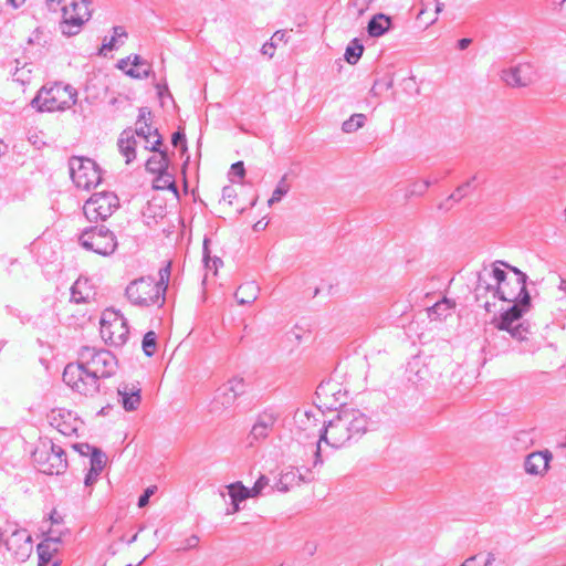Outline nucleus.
Wrapping results in <instances>:
<instances>
[{
    "mask_svg": "<svg viewBox=\"0 0 566 566\" xmlns=\"http://www.w3.org/2000/svg\"><path fill=\"white\" fill-rule=\"evenodd\" d=\"M125 296L133 305L138 307H149L151 305L161 307L166 301L163 294H157L156 280L150 275L132 281L125 289Z\"/></svg>",
    "mask_w": 566,
    "mask_h": 566,
    "instance_id": "423d86ee",
    "label": "nucleus"
},
{
    "mask_svg": "<svg viewBox=\"0 0 566 566\" xmlns=\"http://www.w3.org/2000/svg\"><path fill=\"white\" fill-rule=\"evenodd\" d=\"M49 518L53 525H59L63 523V517L57 513L55 509L52 510Z\"/></svg>",
    "mask_w": 566,
    "mask_h": 566,
    "instance_id": "774afa93",
    "label": "nucleus"
},
{
    "mask_svg": "<svg viewBox=\"0 0 566 566\" xmlns=\"http://www.w3.org/2000/svg\"><path fill=\"white\" fill-rule=\"evenodd\" d=\"M163 143H164L163 136L158 135V138H156L150 145H148L146 143L145 149L153 151V153H158V154H160V151H168L167 148H161Z\"/></svg>",
    "mask_w": 566,
    "mask_h": 566,
    "instance_id": "6e6d98bb",
    "label": "nucleus"
},
{
    "mask_svg": "<svg viewBox=\"0 0 566 566\" xmlns=\"http://www.w3.org/2000/svg\"><path fill=\"white\" fill-rule=\"evenodd\" d=\"M495 284H491L488 279L483 275L482 272L476 273V284L474 287V300L476 303H480L483 297L488 295V293H492L494 295Z\"/></svg>",
    "mask_w": 566,
    "mask_h": 566,
    "instance_id": "a878e982",
    "label": "nucleus"
},
{
    "mask_svg": "<svg viewBox=\"0 0 566 566\" xmlns=\"http://www.w3.org/2000/svg\"><path fill=\"white\" fill-rule=\"evenodd\" d=\"M454 302L443 297L441 301L434 303L428 311L429 317L439 318L447 317L449 311L454 306Z\"/></svg>",
    "mask_w": 566,
    "mask_h": 566,
    "instance_id": "c756f323",
    "label": "nucleus"
},
{
    "mask_svg": "<svg viewBox=\"0 0 566 566\" xmlns=\"http://www.w3.org/2000/svg\"><path fill=\"white\" fill-rule=\"evenodd\" d=\"M216 400L219 401L224 408L231 406L238 397H235L231 391L226 389V385L220 387L217 391Z\"/></svg>",
    "mask_w": 566,
    "mask_h": 566,
    "instance_id": "37998d69",
    "label": "nucleus"
},
{
    "mask_svg": "<svg viewBox=\"0 0 566 566\" xmlns=\"http://www.w3.org/2000/svg\"><path fill=\"white\" fill-rule=\"evenodd\" d=\"M117 48H118V45H117L116 36H111L108 40H107V38H105L101 49L98 50V55H105L104 51H113Z\"/></svg>",
    "mask_w": 566,
    "mask_h": 566,
    "instance_id": "5fc2aeb1",
    "label": "nucleus"
},
{
    "mask_svg": "<svg viewBox=\"0 0 566 566\" xmlns=\"http://www.w3.org/2000/svg\"><path fill=\"white\" fill-rule=\"evenodd\" d=\"M522 297L514 300L512 305L503 311L499 318L494 317L492 324L497 329H509L512 324L518 322L532 307V298L528 291L522 292Z\"/></svg>",
    "mask_w": 566,
    "mask_h": 566,
    "instance_id": "f8f14e48",
    "label": "nucleus"
},
{
    "mask_svg": "<svg viewBox=\"0 0 566 566\" xmlns=\"http://www.w3.org/2000/svg\"><path fill=\"white\" fill-rule=\"evenodd\" d=\"M503 331L507 332L512 338L518 342L528 340V336L532 334L531 325L527 321L520 322L516 325L512 324L511 327H509V329Z\"/></svg>",
    "mask_w": 566,
    "mask_h": 566,
    "instance_id": "bb28decb",
    "label": "nucleus"
},
{
    "mask_svg": "<svg viewBox=\"0 0 566 566\" xmlns=\"http://www.w3.org/2000/svg\"><path fill=\"white\" fill-rule=\"evenodd\" d=\"M375 82L380 87V90H382V92L388 91L394 86V74L386 73L381 77L376 78Z\"/></svg>",
    "mask_w": 566,
    "mask_h": 566,
    "instance_id": "8fccbe9b",
    "label": "nucleus"
},
{
    "mask_svg": "<svg viewBox=\"0 0 566 566\" xmlns=\"http://www.w3.org/2000/svg\"><path fill=\"white\" fill-rule=\"evenodd\" d=\"M32 457L38 470L43 474L60 475L67 469L66 452L53 442H50L49 448H36Z\"/></svg>",
    "mask_w": 566,
    "mask_h": 566,
    "instance_id": "1a4fd4ad",
    "label": "nucleus"
},
{
    "mask_svg": "<svg viewBox=\"0 0 566 566\" xmlns=\"http://www.w3.org/2000/svg\"><path fill=\"white\" fill-rule=\"evenodd\" d=\"M101 337L103 340L114 347L126 344L129 335V326L124 315L116 310L107 308L101 316Z\"/></svg>",
    "mask_w": 566,
    "mask_h": 566,
    "instance_id": "0eeeda50",
    "label": "nucleus"
},
{
    "mask_svg": "<svg viewBox=\"0 0 566 566\" xmlns=\"http://www.w3.org/2000/svg\"><path fill=\"white\" fill-rule=\"evenodd\" d=\"M157 347V335L154 331H148L143 338L142 349L146 357H153Z\"/></svg>",
    "mask_w": 566,
    "mask_h": 566,
    "instance_id": "58836bf2",
    "label": "nucleus"
},
{
    "mask_svg": "<svg viewBox=\"0 0 566 566\" xmlns=\"http://www.w3.org/2000/svg\"><path fill=\"white\" fill-rule=\"evenodd\" d=\"M226 385V389L231 391L235 397H239L245 392V382L243 378L234 377L230 379Z\"/></svg>",
    "mask_w": 566,
    "mask_h": 566,
    "instance_id": "79ce46f5",
    "label": "nucleus"
},
{
    "mask_svg": "<svg viewBox=\"0 0 566 566\" xmlns=\"http://www.w3.org/2000/svg\"><path fill=\"white\" fill-rule=\"evenodd\" d=\"M117 392L126 411H135L139 407L142 401L140 388L134 386L129 389L128 385H123L117 388Z\"/></svg>",
    "mask_w": 566,
    "mask_h": 566,
    "instance_id": "412c9836",
    "label": "nucleus"
},
{
    "mask_svg": "<svg viewBox=\"0 0 566 566\" xmlns=\"http://www.w3.org/2000/svg\"><path fill=\"white\" fill-rule=\"evenodd\" d=\"M392 27V20L385 13H377L371 17L367 24V32L371 38H380Z\"/></svg>",
    "mask_w": 566,
    "mask_h": 566,
    "instance_id": "4be33fe9",
    "label": "nucleus"
},
{
    "mask_svg": "<svg viewBox=\"0 0 566 566\" xmlns=\"http://www.w3.org/2000/svg\"><path fill=\"white\" fill-rule=\"evenodd\" d=\"M25 66L27 64H24L21 69L17 66L13 73L14 80L17 82H20L21 84H24L30 81L29 74L31 73V70L28 69L27 72H24Z\"/></svg>",
    "mask_w": 566,
    "mask_h": 566,
    "instance_id": "864d4df0",
    "label": "nucleus"
},
{
    "mask_svg": "<svg viewBox=\"0 0 566 566\" xmlns=\"http://www.w3.org/2000/svg\"><path fill=\"white\" fill-rule=\"evenodd\" d=\"M14 556L18 560L24 562L32 553V543L20 545L17 551H13Z\"/></svg>",
    "mask_w": 566,
    "mask_h": 566,
    "instance_id": "09e8293b",
    "label": "nucleus"
},
{
    "mask_svg": "<svg viewBox=\"0 0 566 566\" xmlns=\"http://www.w3.org/2000/svg\"><path fill=\"white\" fill-rule=\"evenodd\" d=\"M276 420L277 417L273 412L263 411L260 413L247 438L249 446L252 447L254 442L268 438L270 432L273 430Z\"/></svg>",
    "mask_w": 566,
    "mask_h": 566,
    "instance_id": "2eb2a0df",
    "label": "nucleus"
},
{
    "mask_svg": "<svg viewBox=\"0 0 566 566\" xmlns=\"http://www.w3.org/2000/svg\"><path fill=\"white\" fill-rule=\"evenodd\" d=\"M290 184L287 182V177L284 175L277 182L275 189L272 192L271 198L268 200L269 206H273L274 203L282 200V198L290 191Z\"/></svg>",
    "mask_w": 566,
    "mask_h": 566,
    "instance_id": "f704fd0d",
    "label": "nucleus"
},
{
    "mask_svg": "<svg viewBox=\"0 0 566 566\" xmlns=\"http://www.w3.org/2000/svg\"><path fill=\"white\" fill-rule=\"evenodd\" d=\"M258 289L253 283H247L241 285L234 294L235 300L239 304H249L256 300L255 291Z\"/></svg>",
    "mask_w": 566,
    "mask_h": 566,
    "instance_id": "c85d7f7f",
    "label": "nucleus"
},
{
    "mask_svg": "<svg viewBox=\"0 0 566 566\" xmlns=\"http://www.w3.org/2000/svg\"><path fill=\"white\" fill-rule=\"evenodd\" d=\"M479 175H473L470 179L464 181L463 184L459 185L454 191L447 198L446 203L449 201L459 202L463 198L468 197L470 193L475 191L476 185L475 182L479 181Z\"/></svg>",
    "mask_w": 566,
    "mask_h": 566,
    "instance_id": "393cba45",
    "label": "nucleus"
},
{
    "mask_svg": "<svg viewBox=\"0 0 566 566\" xmlns=\"http://www.w3.org/2000/svg\"><path fill=\"white\" fill-rule=\"evenodd\" d=\"M209 244H210V239L205 237L203 243H202V261H203L206 269H209V270L214 269V271H217L219 266L223 265V261L219 256L212 258L210 255Z\"/></svg>",
    "mask_w": 566,
    "mask_h": 566,
    "instance_id": "7c9ffc66",
    "label": "nucleus"
},
{
    "mask_svg": "<svg viewBox=\"0 0 566 566\" xmlns=\"http://www.w3.org/2000/svg\"><path fill=\"white\" fill-rule=\"evenodd\" d=\"M274 52H275V43L272 40L265 42L262 45L261 53L263 55H268L269 57H273Z\"/></svg>",
    "mask_w": 566,
    "mask_h": 566,
    "instance_id": "69168bd1",
    "label": "nucleus"
},
{
    "mask_svg": "<svg viewBox=\"0 0 566 566\" xmlns=\"http://www.w3.org/2000/svg\"><path fill=\"white\" fill-rule=\"evenodd\" d=\"M63 382L75 394L94 397L99 392L101 382L78 361L69 363L62 375Z\"/></svg>",
    "mask_w": 566,
    "mask_h": 566,
    "instance_id": "39448f33",
    "label": "nucleus"
},
{
    "mask_svg": "<svg viewBox=\"0 0 566 566\" xmlns=\"http://www.w3.org/2000/svg\"><path fill=\"white\" fill-rule=\"evenodd\" d=\"M171 144L174 147H180L181 153L188 151L186 134L184 128L179 127L171 136Z\"/></svg>",
    "mask_w": 566,
    "mask_h": 566,
    "instance_id": "c03bdc74",
    "label": "nucleus"
},
{
    "mask_svg": "<svg viewBox=\"0 0 566 566\" xmlns=\"http://www.w3.org/2000/svg\"><path fill=\"white\" fill-rule=\"evenodd\" d=\"M348 423L349 422H346V419L342 417L339 411L327 423L324 421V426L319 430V439L314 452V467L323 464L321 450L322 442H325L334 449H339L353 441L350 433L348 432Z\"/></svg>",
    "mask_w": 566,
    "mask_h": 566,
    "instance_id": "7ed1b4c3",
    "label": "nucleus"
},
{
    "mask_svg": "<svg viewBox=\"0 0 566 566\" xmlns=\"http://www.w3.org/2000/svg\"><path fill=\"white\" fill-rule=\"evenodd\" d=\"M363 52H364V45L357 38H355L347 45V48L345 50L344 57L348 64L354 65L361 57Z\"/></svg>",
    "mask_w": 566,
    "mask_h": 566,
    "instance_id": "cd10ccee",
    "label": "nucleus"
},
{
    "mask_svg": "<svg viewBox=\"0 0 566 566\" xmlns=\"http://www.w3.org/2000/svg\"><path fill=\"white\" fill-rule=\"evenodd\" d=\"M156 486H149L140 494L137 502L138 507H145L149 503V497L154 494Z\"/></svg>",
    "mask_w": 566,
    "mask_h": 566,
    "instance_id": "4d7b16f0",
    "label": "nucleus"
},
{
    "mask_svg": "<svg viewBox=\"0 0 566 566\" xmlns=\"http://www.w3.org/2000/svg\"><path fill=\"white\" fill-rule=\"evenodd\" d=\"M227 489L231 502H243L250 497L249 488L244 486L240 481L229 484Z\"/></svg>",
    "mask_w": 566,
    "mask_h": 566,
    "instance_id": "2f4dec72",
    "label": "nucleus"
},
{
    "mask_svg": "<svg viewBox=\"0 0 566 566\" xmlns=\"http://www.w3.org/2000/svg\"><path fill=\"white\" fill-rule=\"evenodd\" d=\"M98 380L109 378L116 373L117 359L105 348L83 346L78 353V360Z\"/></svg>",
    "mask_w": 566,
    "mask_h": 566,
    "instance_id": "f03ea898",
    "label": "nucleus"
},
{
    "mask_svg": "<svg viewBox=\"0 0 566 566\" xmlns=\"http://www.w3.org/2000/svg\"><path fill=\"white\" fill-rule=\"evenodd\" d=\"M490 276L495 281L494 298H499L503 302H513L522 297V292L528 291L525 284H521L520 287H514L512 277H509L507 273L500 266H493Z\"/></svg>",
    "mask_w": 566,
    "mask_h": 566,
    "instance_id": "9b49d317",
    "label": "nucleus"
},
{
    "mask_svg": "<svg viewBox=\"0 0 566 566\" xmlns=\"http://www.w3.org/2000/svg\"><path fill=\"white\" fill-rule=\"evenodd\" d=\"M69 169L77 188L90 190L102 182L101 168L93 159L73 156L69 159Z\"/></svg>",
    "mask_w": 566,
    "mask_h": 566,
    "instance_id": "6e6552de",
    "label": "nucleus"
},
{
    "mask_svg": "<svg viewBox=\"0 0 566 566\" xmlns=\"http://www.w3.org/2000/svg\"><path fill=\"white\" fill-rule=\"evenodd\" d=\"M48 418L49 423L64 436H72L77 431L74 424L75 418L70 410L62 408L53 409Z\"/></svg>",
    "mask_w": 566,
    "mask_h": 566,
    "instance_id": "f3484780",
    "label": "nucleus"
},
{
    "mask_svg": "<svg viewBox=\"0 0 566 566\" xmlns=\"http://www.w3.org/2000/svg\"><path fill=\"white\" fill-rule=\"evenodd\" d=\"M339 412L346 419V422H349L347 427L353 441L359 440L367 432L368 417L360 410L353 408H343Z\"/></svg>",
    "mask_w": 566,
    "mask_h": 566,
    "instance_id": "4468645a",
    "label": "nucleus"
},
{
    "mask_svg": "<svg viewBox=\"0 0 566 566\" xmlns=\"http://www.w3.org/2000/svg\"><path fill=\"white\" fill-rule=\"evenodd\" d=\"M78 284H80V281H76V282L72 285V287H71V302H74V303H76V304L87 302V296H84V295L78 291Z\"/></svg>",
    "mask_w": 566,
    "mask_h": 566,
    "instance_id": "603ef678",
    "label": "nucleus"
},
{
    "mask_svg": "<svg viewBox=\"0 0 566 566\" xmlns=\"http://www.w3.org/2000/svg\"><path fill=\"white\" fill-rule=\"evenodd\" d=\"M153 117H154V115L149 107H147V106L139 107L136 125H138V124H144L145 126L153 125Z\"/></svg>",
    "mask_w": 566,
    "mask_h": 566,
    "instance_id": "49530a36",
    "label": "nucleus"
},
{
    "mask_svg": "<svg viewBox=\"0 0 566 566\" xmlns=\"http://www.w3.org/2000/svg\"><path fill=\"white\" fill-rule=\"evenodd\" d=\"M14 543H33L32 536L28 533L25 528H15L12 533L10 538H8L4 542V545L8 551H13V544Z\"/></svg>",
    "mask_w": 566,
    "mask_h": 566,
    "instance_id": "473e14b6",
    "label": "nucleus"
},
{
    "mask_svg": "<svg viewBox=\"0 0 566 566\" xmlns=\"http://www.w3.org/2000/svg\"><path fill=\"white\" fill-rule=\"evenodd\" d=\"M132 127L125 128L118 137L117 146L119 153L125 157V163L129 165L136 159L137 140Z\"/></svg>",
    "mask_w": 566,
    "mask_h": 566,
    "instance_id": "aec40b11",
    "label": "nucleus"
},
{
    "mask_svg": "<svg viewBox=\"0 0 566 566\" xmlns=\"http://www.w3.org/2000/svg\"><path fill=\"white\" fill-rule=\"evenodd\" d=\"M171 272V262L169 261L165 266H163L159 272V280L156 281L157 294H163L166 297V291L169 283Z\"/></svg>",
    "mask_w": 566,
    "mask_h": 566,
    "instance_id": "e433bc0d",
    "label": "nucleus"
},
{
    "mask_svg": "<svg viewBox=\"0 0 566 566\" xmlns=\"http://www.w3.org/2000/svg\"><path fill=\"white\" fill-rule=\"evenodd\" d=\"M199 544V537L197 535H191L185 539V545L179 549L187 551L196 548Z\"/></svg>",
    "mask_w": 566,
    "mask_h": 566,
    "instance_id": "0e129e2a",
    "label": "nucleus"
},
{
    "mask_svg": "<svg viewBox=\"0 0 566 566\" xmlns=\"http://www.w3.org/2000/svg\"><path fill=\"white\" fill-rule=\"evenodd\" d=\"M366 115L365 114H353L348 119H346L342 125V130L344 133H354L360 127L365 125Z\"/></svg>",
    "mask_w": 566,
    "mask_h": 566,
    "instance_id": "c9c22d12",
    "label": "nucleus"
},
{
    "mask_svg": "<svg viewBox=\"0 0 566 566\" xmlns=\"http://www.w3.org/2000/svg\"><path fill=\"white\" fill-rule=\"evenodd\" d=\"M430 186V180L415 181L408 186L405 198L409 199L413 196H422Z\"/></svg>",
    "mask_w": 566,
    "mask_h": 566,
    "instance_id": "ea45409f",
    "label": "nucleus"
},
{
    "mask_svg": "<svg viewBox=\"0 0 566 566\" xmlns=\"http://www.w3.org/2000/svg\"><path fill=\"white\" fill-rule=\"evenodd\" d=\"M237 191L232 186H224L222 188V199L228 201L229 205L233 203V200L237 198Z\"/></svg>",
    "mask_w": 566,
    "mask_h": 566,
    "instance_id": "bf43d9fd",
    "label": "nucleus"
},
{
    "mask_svg": "<svg viewBox=\"0 0 566 566\" xmlns=\"http://www.w3.org/2000/svg\"><path fill=\"white\" fill-rule=\"evenodd\" d=\"M156 88H157V95H158L159 98H164L165 96H168V97L172 98V96H171V94H170L166 83L157 84Z\"/></svg>",
    "mask_w": 566,
    "mask_h": 566,
    "instance_id": "338daca9",
    "label": "nucleus"
},
{
    "mask_svg": "<svg viewBox=\"0 0 566 566\" xmlns=\"http://www.w3.org/2000/svg\"><path fill=\"white\" fill-rule=\"evenodd\" d=\"M99 474H101V472H98L96 469L90 468L88 472L85 475L84 484L86 486L93 485L97 481V478Z\"/></svg>",
    "mask_w": 566,
    "mask_h": 566,
    "instance_id": "680f3d73",
    "label": "nucleus"
},
{
    "mask_svg": "<svg viewBox=\"0 0 566 566\" xmlns=\"http://www.w3.org/2000/svg\"><path fill=\"white\" fill-rule=\"evenodd\" d=\"M90 4H92V0H74L71 2L69 8L72 12H83L84 8L90 9Z\"/></svg>",
    "mask_w": 566,
    "mask_h": 566,
    "instance_id": "13d9d810",
    "label": "nucleus"
},
{
    "mask_svg": "<svg viewBox=\"0 0 566 566\" xmlns=\"http://www.w3.org/2000/svg\"><path fill=\"white\" fill-rule=\"evenodd\" d=\"M155 181H161L163 185H154L155 189H168L172 191L175 195H178V187L175 181V177L167 170L163 172V175H158Z\"/></svg>",
    "mask_w": 566,
    "mask_h": 566,
    "instance_id": "4c0bfd02",
    "label": "nucleus"
},
{
    "mask_svg": "<svg viewBox=\"0 0 566 566\" xmlns=\"http://www.w3.org/2000/svg\"><path fill=\"white\" fill-rule=\"evenodd\" d=\"M133 130L136 136L145 139V142L149 144V137L151 136V125L145 126L144 124H138Z\"/></svg>",
    "mask_w": 566,
    "mask_h": 566,
    "instance_id": "3c124183",
    "label": "nucleus"
},
{
    "mask_svg": "<svg viewBox=\"0 0 566 566\" xmlns=\"http://www.w3.org/2000/svg\"><path fill=\"white\" fill-rule=\"evenodd\" d=\"M119 207V198L115 192L101 191L93 193L84 203L83 212L90 222L104 221Z\"/></svg>",
    "mask_w": 566,
    "mask_h": 566,
    "instance_id": "9d476101",
    "label": "nucleus"
},
{
    "mask_svg": "<svg viewBox=\"0 0 566 566\" xmlns=\"http://www.w3.org/2000/svg\"><path fill=\"white\" fill-rule=\"evenodd\" d=\"M61 543L60 536H45L36 546L39 556L38 566H48L59 552Z\"/></svg>",
    "mask_w": 566,
    "mask_h": 566,
    "instance_id": "6ab92c4d",
    "label": "nucleus"
},
{
    "mask_svg": "<svg viewBox=\"0 0 566 566\" xmlns=\"http://www.w3.org/2000/svg\"><path fill=\"white\" fill-rule=\"evenodd\" d=\"M552 459L553 454L548 450L534 451L524 460L525 472L531 475H542L548 470Z\"/></svg>",
    "mask_w": 566,
    "mask_h": 566,
    "instance_id": "a211bd4d",
    "label": "nucleus"
},
{
    "mask_svg": "<svg viewBox=\"0 0 566 566\" xmlns=\"http://www.w3.org/2000/svg\"><path fill=\"white\" fill-rule=\"evenodd\" d=\"M533 67L528 63L502 71V80L512 87L527 86L533 82Z\"/></svg>",
    "mask_w": 566,
    "mask_h": 566,
    "instance_id": "dca6fc26",
    "label": "nucleus"
},
{
    "mask_svg": "<svg viewBox=\"0 0 566 566\" xmlns=\"http://www.w3.org/2000/svg\"><path fill=\"white\" fill-rule=\"evenodd\" d=\"M95 447L88 444V443H74L73 449L77 451L81 455L86 457L91 455V452L93 451Z\"/></svg>",
    "mask_w": 566,
    "mask_h": 566,
    "instance_id": "052dcab7",
    "label": "nucleus"
},
{
    "mask_svg": "<svg viewBox=\"0 0 566 566\" xmlns=\"http://www.w3.org/2000/svg\"><path fill=\"white\" fill-rule=\"evenodd\" d=\"M92 17V11L84 8L83 12H72L69 7L63 8L62 21L60 22L61 33L65 36H73L81 32L82 27Z\"/></svg>",
    "mask_w": 566,
    "mask_h": 566,
    "instance_id": "ddd939ff",
    "label": "nucleus"
},
{
    "mask_svg": "<svg viewBox=\"0 0 566 566\" xmlns=\"http://www.w3.org/2000/svg\"><path fill=\"white\" fill-rule=\"evenodd\" d=\"M231 172L239 178H243L245 176V168L243 161H237L231 165Z\"/></svg>",
    "mask_w": 566,
    "mask_h": 566,
    "instance_id": "e2e57ef3",
    "label": "nucleus"
},
{
    "mask_svg": "<svg viewBox=\"0 0 566 566\" xmlns=\"http://www.w3.org/2000/svg\"><path fill=\"white\" fill-rule=\"evenodd\" d=\"M499 265L504 266L505 269H507L510 272H512L514 274V277H512V280L514 281V282H512L514 284V287H520L521 284H525V285L527 284L528 276L526 275V273L521 271L518 268L511 265L507 262L501 261V260H497L493 263V266H499Z\"/></svg>",
    "mask_w": 566,
    "mask_h": 566,
    "instance_id": "72a5a7b5",
    "label": "nucleus"
},
{
    "mask_svg": "<svg viewBox=\"0 0 566 566\" xmlns=\"http://www.w3.org/2000/svg\"><path fill=\"white\" fill-rule=\"evenodd\" d=\"M151 73H153V71L149 65H147L146 69L138 70V69L130 67L125 71L126 75H128L132 78H136V80L147 78V77H149V75Z\"/></svg>",
    "mask_w": 566,
    "mask_h": 566,
    "instance_id": "de8ad7c7",
    "label": "nucleus"
},
{
    "mask_svg": "<svg viewBox=\"0 0 566 566\" xmlns=\"http://www.w3.org/2000/svg\"><path fill=\"white\" fill-rule=\"evenodd\" d=\"M77 91L70 84L54 83L42 86L31 101V106L38 112L65 111L75 105Z\"/></svg>",
    "mask_w": 566,
    "mask_h": 566,
    "instance_id": "f257e3e1",
    "label": "nucleus"
},
{
    "mask_svg": "<svg viewBox=\"0 0 566 566\" xmlns=\"http://www.w3.org/2000/svg\"><path fill=\"white\" fill-rule=\"evenodd\" d=\"M80 245L102 256H111L118 247L117 238L106 226H91L85 228L78 237Z\"/></svg>",
    "mask_w": 566,
    "mask_h": 566,
    "instance_id": "20e7f679",
    "label": "nucleus"
},
{
    "mask_svg": "<svg viewBox=\"0 0 566 566\" xmlns=\"http://www.w3.org/2000/svg\"><path fill=\"white\" fill-rule=\"evenodd\" d=\"M170 158L168 151H160L159 156H151L147 159L145 168L148 172L156 176L163 175L169 168Z\"/></svg>",
    "mask_w": 566,
    "mask_h": 566,
    "instance_id": "b1692460",
    "label": "nucleus"
},
{
    "mask_svg": "<svg viewBox=\"0 0 566 566\" xmlns=\"http://www.w3.org/2000/svg\"><path fill=\"white\" fill-rule=\"evenodd\" d=\"M90 462L91 469H96L98 472H102L106 464V455L99 448L95 447L91 452Z\"/></svg>",
    "mask_w": 566,
    "mask_h": 566,
    "instance_id": "a19ab883",
    "label": "nucleus"
},
{
    "mask_svg": "<svg viewBox=\"0 0 566 566\" xmlns=\"http://www.w3.org/2000/svg\"><path fill=\"white\" fill-rule=\"evenodd\" d=\"M269 485V478L265 475H260L255 481L254 485L249 489L250 497H258L263 489Z\"/></svg>",
    "mask_w": 566,
    "mask_h": 566,
    "instance_id": "a18cd8bd",
    "label": "nucleus"
},
{
    "mask_svg": "<svg viewBox=\"0 0 566 566\" xmlns=\"http://www.w3.org/2000/svg\"><path fill=\"white\" fill-rule=\"evenodd\" d=\"M300 481H305L303 475L295 471L294 469H290L281 473L279 480L272 486V490H276L281 493H286L293 485L298 484Z\"/></svg>",
    "mask_w": 566,
    "mask_h": 566,
    "instance_id": "5701e85b",
    "label": "nucleus"
}]
</instances>
